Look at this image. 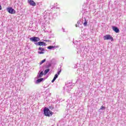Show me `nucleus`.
Segmentation results:
<instances>
[{"instance_id":"obj_14","label":"nucleus","mask_w":126,"mask_h":126,"mask_svg":"<svg viewBox=\"0 0 126 126\" xmlns=\"http://www.w3.org/2000/svg\"><path fill=\"white\" fill-rule=\"evenodd\" d=\"M46 62V59H44L43 60L41 61V62L39 63V64H42V63H44Z\"/></svg>"},{"instance_id":"obj_17","label":"nucleus","mask_w":126,"mask_h":126,"mask_svg":"<svg viewBox=\"0 0 126 126\" xmlns=\"http://www.w3.org/2000/svg\"><path fill=\"white\" fill-rule=\"evenodd\" d=\"M45 52H44V51H38V54H39V55H41L42 54H44Z\"/></svg>"},{"instance_id":"obj_6","label":"nucleus","mask_w":126,"mask_h":126,"mask_svg":"<svg viewBox=\"0 0 126 126\" xmlns=\"http://www.w3.org/2000/svg\"><path fill=\"white\" fill-rule=\"evenodd\" d=\"M35 45H38V46H47L46 43L43 41H39L37 43H35Z\"/></svg>"},{"instance_id":"obj_19","label":"nucleus","mask_w":126,"mask_h":126,"mask_svg":"<svg viewBox=\"0 0 126 126\" xmlns=\"http://www.w3.org/2000/svg\"><path fill=\"white\" fill-rule=\"evenodd\" d=\"M71 89H72V88H71V86H70L69 87H68L67 90H68V91H70Z\"/></svg>"},{"instance_id":"obj_18","label":"nucleus","mask_w":126,"mask_h":126,"mask_svg":"<svg viewBox=\"0 0 126 126\" xmlns=\"http://www.w3.org/2000/svg\"><path fill=\"white\" fill-rule=\"evenodd\" d=\"M105 109H106L105 107L101 106L99 110H105Z\"/></svg>"},{"instance_id":"obj_1","label":"nucleus","mask_w":126,"mask_h":126,"mask_svg":"<svg viewBox=\"0 0 126 126\" xmlns=\"http://www.w3.org/2000/svg\"><path fill=\"white\" fill-rule=\"evenodd\" d=\"M43 112L45 116H46V117H50V116L53 115V112L50 111V109L47 107L44 108Z\"/></svg>"},{"instance_id":"obj_21","label":"nucleus","mask_w":126,"mask_h":126,"mask_svg":"<svg viewBox=\"0 0 126 126\" xmlns=\"http://www.w3.org/2000/svg\"><path fill=\"white\" fill-rule=\"evenodd\" d=\"M77 24H78V25H79V24H80V21H78L77 22Z\"/></svg>"},{"instance_id":"obj_16","label":"nucleus","mask_w":126,"mask_h":126,"mask_svg":"<svg viewBox=\"0 0 126 126\" xmlns=\"http://www.w3.org/2000/svg\"><path fill=\"white\" fill-rule=\"evenodd\" d=\"M84 26H86L87 25V21H86V19H85V22L84 23Z\"/></svg>"},{"instance_id":"obj_12","label":"nucleus","mask_w":126,"mask_h":126,"mask_svg":"<svg viewBox=\"0 0 126 126\" xmlns=\"http://www.w3.org/2000/svg\"><path fill=\"white\" fill-rule=\"evenodd\" d=\"M59 71L58 72L57 74H58V76L60 75V74H61V72H62V68H59L58 69Z\"/></svg>"},{"instance_id":"obj_4","label":"nucleus","mask_w":126,"mask_h":126,"mask_svg":"<svg viewBox=\"0 0 126 126\" xmlns=\"http://www.w3.org/2000/svg\"><path fill=\"white\" fill-rule=\"evenodd\" d=\"M7 11L8 12H9V13H10L11 14H14V13H15V10L11 7L7 8Z\"/></svg>"},{"instance_id":"obj_15","label":"nucleus","mask_w":126,"mask_h":126,"mask_svg":"<svg viewBox=\"0 0 126 126\" xmlns=\"http://www.w3.org/2000/svg\"><path fill=\"white\" fill-rule=\"evenodd\" d=\"M58 77H59V74H56L55 75V76H54V78L55 79H57L58 78Z\"/></svg>"},{"instance_id":"obj_22","label":"nucleus","mask_w":126,"mask_h":126,"mask_svg":"<svg viewBox=\"0 0 126 126\" xmlns=\"http://www.w3.org/2000/svg\"><path fill=\"white\" fill-rule=\"evenodd\" d=\"M44 42H49L48 40H44Z\"/></svg>"},{"instance_id":"obj_24","label":"nucleus","mask_w":126,"mask_h":126,"mask_svg":"<svg viewBox=\"0 0 126 126\" xmlns=\"http://www.w3.org/2000/svg\"><path fill=\"white\" fill-rule=\"evenodd\" d=\"M76 27H78V26H77V24H76Z\"/></svg>"},{"instance_id":"obj_2","label":"nucleus","mask_w":126,"mask_h":126,"mask_svg":"<svg viewBox=\"0 0 126 126\" xmlns=\"http://www.w3.org/2000/svg\"><path fill=\"white\" fill-rule=\"evenodd\" d=\"M104 40H110L111 42L114 41V38L110 34H107L103 36Z\"/></svg>"},{"instance_id":"obj_13","label":"nucleus","mask_w":126,"mask_h":126,"mask_svg":"<svg viewBox=\"0 0 126 126\" xmlns=\"http://www.w3.org/2000/svg\"><path fill=\"white\" fill-rule=\"evenodd\" d=\"M39 51H41V52H45V49L42 48V47H39L38 48Z\"/></svg>"},{"instance_id":"obj_23","label":"nucleus","mask_w":126,"mask_h":126,"mask_svg":"<svg viewBox=\"0 0 126 126\" xmlns=\"http://www.w3.org/2000/svg\"><path fill=\"white\" fill-rule=\"evenodd\" d=\"M0 10H1V5H0Z\"/></svg>"},{"instance_id":"obj_7","label":"nucleus","mask_w":126,"mask_h":126,"mask_svg":"<svg viewBox=\"0 0 126 126\" xmlns=\"http://www.w3.org/2000/svg\"><path fill=\"white\" fill-rule=\"evenodd\" d=\"M112 29L116 33H119L120 32V30L116 27H112Z\"/></svg>"},{"instance_id":"obj_5","label":"nucleus","mask_w":126,"mask_h":126,"mask_svg":"<svg viewBox=\"0 0 126 126\" xmlns=\"http://www.w3.org/2000/svg\"><path fill=\"white\" fill-rule=\"evenodd\" d=\"M28 2L30 5L32 6H36V2L32 0H28Z\"/></svg>"},{"instance_id":"obj_10","label":"nucleus","mask_w":126,"mask_h":126,"mask_svg":"<svg viewBox=\"0 0 126 126\" xmlns=\"http://www.w3.org/2000/svg\"><path fill=\"white\" fill-rule=\"evenodd\" d=\"M54 48H56V47L54 46H50L47 47V49H48V50H51V49H54Z\"/></svg>"},{"instance_id":"obj_8","label":"nucleus","mask_w":126,"mask_h":126,"mask_svg":"<svg viewBox=\"0 0 126 126\" xmlns=\"http://www.w3.org/2000/svg\"><path fill=\"white\" fill-rule=\"evenodd\" d=\"M44 80L43 78H40L37 80L36 82L37 83H40V82H42Z\"/></svg>"},{"instance_id":"obj_20","label":"nucleus","mask_w":126,"mask_h":126,"mask_svg":"<svg viewBox=\"0 0 126 126\" xmlns=\"http://www.w3.org/2000/svg\"><path fill=\"white\" fill-rule=\"evenodd\" d=\"M55 80H56V79L53 78V79L52 80L51 82L53 83L55 82Z\"/></svg>"},{"instance_id":"obj_3","label":"nucleus","mask_w":126,"mask_h":126,"mask_svg":"<svg viewBox=\"0 0 126 126\" xmlns=\"http://www.w3.org/2000/svg\"><path fill=\"white\" fill-rule=\"evenodd\" d=\"M30 41L32 42H38V41H40V38L38 37H32L30 38Z\"/></svg>"},{"instance_id":"obj_9","label":"nucleus","mask_w":126,"mask_h":126,"mask_svg":"<svg viewBox=\"0 0 126 126\" xmlns=\"http://www.w3.org/2000/svg\"><path fill=\"white\" fill-rule=\"evenodd\" d=\"M42 75H43V71H41L39 75H37V77L40 78L42 77Z\"/></svg>"},{"instance_id":"obj_11","label":"nucleus","mask_w":126,"mask_h":126,"mask_svg":"<svg viewBox=\"0 0 126 126\" xmlns=\"http://www.w3.org/2000/svg\"><path fill=\"white\" fill-rule=\"evenodd\" d=\"M49 71H50V69H47L46 70H45L44 73V74H47V73H48V72H49Z\"/></svg>"}]
</instances>
